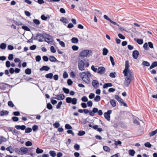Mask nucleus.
<instances>
[{
	"label": "nucleus",
	"mask_w": 157,
	"mask_h": 157,
	"mask_svg": "<svg viewBox=\"0 0 157 157\" xmlns=\"http://www.w3.org/2000/svg\"><path fill=\"white\" fill-rule=\"evenodd\" d=\"M45 35L44 38V41L48 43L50 42H52L53 40L52 36L47 33Z\"/></svg>",
	"instance_id": "0eeeda50"
},
{
	"label": "nucleus",
	"mask_w": 157,
	"mask_h": 157,
	"mask_svg": "<svg viewBox=\"0 0 157 157\" xmlns=\"http://www.w3.org/2000/svg\"><path fill=\"white\" fill-rule=\"evenodd\" d=\"M144 146L148 148H150L151 147V145L149 142H147L144 144Z\"/></svg>",
	"instance_id": "09e8293b"
},
{
	"label": "nucleus",
	"mask_w": 157,
	"mask_h": 157,
	"mask_svg": "<svg viewBox=\"0 0 157 157\" xmlns=\"http://www.w3.org/2000/svg\"><path fill=\"white\" fill-rule=\"evenodd\" d=\"M60 21L66 24H67L68 22V20L64 17H62L60 19Z\"/></svg>",
	"instance_id": "cd10ccee"
},
{
	"label": "nucleus",
	"mask_w": 157,
	"mask_h": 157,
	"mask_svg": "<svg viewBox=\"0 0 157 157\" xmlns=\"http://www.w3.org/2000/svg\"><path fill=\"white\" fill-rule=\"evenodd\" d=\"M46 108L49 110H51L52 109L53 107L50 103H48L47 104Z\"/></svg>",
	"instance_id": "c9c22d12"
},
{
	"label": "nucleus",
	"mask_w": 157,
	"mask_h": 157,
	"mask_svg": "<svg viewBox=\"0 0 157 157\" xmlns=\"http://www.w3.org/2000/svg\"><path fill=\"white\" fill-rule=\"evenodd\" d=\"M6 45L5 43H2L0 45V48L2 49H5L6 48Z\"/></svg>",
	"instance_id": "4c0bfd02"
},
{
	"label": "nucleus",
	"mask_w": 157,
	"mask_h": 157,
	"mask_svg": "<svg viewBox=\"0 0 157 157\" xmlns=\"http://www.w3.org/2000/svg\"><path fill=\"white\" fill-rule=\"evenodd\" d=\"M13 59V54H10L8 57V59L10 60H12Z\"/></svg>",
	"instance_id": "680f3d73"
},
{
	"label": "nucleus",
	"mask_w": 157,
	"mask_h": 157,
	"mask_svg": "<svg viewBox=\"0 0 157 157\" xmlns=\"http://www.w3.org/2000/svg\"><path fill=\"white\" fill-rule=\"evenodd\" d=\"M118 37L121 39L124 40L125 39V36L121 33L118 34Z\"/></svg>",
	"instance_id": "69168bd1"
},
{
	"label": "nucleus",
	"mask_w": 157,
	"mask_h": 157,
	"mask_svg": "<svg viewBox=\"0 0 157 157\" xmlns=\"http://www.w3.org/2000/svg\"><path fill=\"white\" fill-rule=\"evenodd\" d=\"M8 104L9 106L13 107L14 106V105L11 101H9L8 102Z\"/></svg>",
	"instance_id": "5fc2aeb1"
},
{
	"label": "nucleus",
	"mask_w": 157,
	"mask_h": 157,
	"mask_svg": "<svg viewBox=\"0 0 157 157\" xmlns=\"http://www.w3.org/2000/svg\"><path fill=\"white\" fill-rule=\"evenodd\" d=\"M50 51L52 52L55 53L56 52V51L53 46H51L50 47Z\"/></svg>",
	"instance_id": "4d7b16f0"
},
{
	"label": "nucleus",
	"mask_w": 157,
	"mask_h": 157,
	"mask_svg": "<svg viewBox=\"0 0 157 157\" xmlns=\"http://www.w3.org/2000/svg\"><path fill=\"white\" fill-rule=\"evenodd\" d=\"M132 57L134 59H137L139 53L138 51L136 50H134L132 52Z\"/></svg>",
	"instance_id": "9d476101"
},
{
	"label": "nucleus",
	"mask_w": 157,
	"mask_h": 157,
	"mask_svg": "<svg viewBox=\"0 0 157 157\" xmlns=\"http://www.w3.org/2000/svg\"><path fill=\"white\" fill-rule=\"evenodd\" d=\"M67 84L68 85L71 86L73 84V82L71 79H68L67 80Z\"/></svg>",
	"instance_id": "338daca9"
},
{
	"label": "nucleus",
	"mask_w": 157,
	"mask_h": 157,
	"mask_svg": "<svg viewBox=\"0 0 157 157\" xmlns=\"http://www.w3.org/2000/svg\"><path fill=\"white\" fill-rule=\"evenodd\" d=\"M108 52V50L106 48H104L103 49L102 54L104 56L106 55Z\"/></svg>",
	"instance_id": "c756f323"
},
{
	"label": "nucleus",
	"mask_w": 157,
	"mask_h": 157,
	"mask_svg": "<svg viewBox=\"0 0 157 157\" xmlns=\"http://www.w3.org/2000/svg\"><path fill=\"white\" fill-rule=\"evenodd\" d=\"M86 133L85 131H79L77 135L79 136H82L84 135Z\"/></svg>",
	"instance_id": "72a5a7b5"
},
{
	"label": "nucleus",
	"mask_w": 157,
	"mask_h": 157,
	"mask_svg": "<svg viewBox=\"0 0 157 157\" xmlns=\"http://www.w3.org/2000/svg\"><path fill=\"white\" fill-rule=\"evenodd\" d=\"M9 113V111H7L2 110L0 112V115L1 116H3L5 114L6 115H8V114Z\"/></svg>",
	"instance_id": "aec40b11"
},
{
	"label": "nucleus",
	"mask_w": 157,
	"mask_h": 157,
	"mask_svg": "<svg viewBox=\"0 0 157 157\" xmlns=\"http://www.w3.org/2000/svg\"><path fill=\"white\" fill-rule=\"evenodd\" d=\"M143 48L146 50H149V48L148 47V44L147 42H146L144 44Z\"/></svg>",
	"instance_id": "c03bdc74"
},
{
	"label": "nucleus",
	"mask_w": 157,
	"mask_h": 157,
	"mask_svg": "<svg viewBox=\"0 0 157 157\" xmlns=\"http://www.w3.org/2000/svg\"><path fill=\"white\" fill-rule=\"evenodd\" d=\"M121 104V102L123 101V100L120 98L119 96L117 95H116L114 97Z\"/></svg>",
	"instance_id": "6ab92c4d"
},
{
	"label": "nucleus",
	"mask_w": 157,
	"mask_h": 157,
	"mask_svg": "<svg viewBox=\"0 0 157 157\" xmlns=\"http://www.w3.org/2000/svg\"><path fill=\"white\" fill-rule=\"evenodd\" d=\"M53 125L55 128H57L60 126V124L58 122H55L53 124Z\"/></svg>",
	"instance_id": "3c124183"
},
{
	"label": "nucleus",
	"mask_w": 157,
	"mask_h": 157,
	"mask_svg": "<svg viewBox=\"0 0 157 157\" xmlns=\"http://www.w3.org/2000/svg\"><path fill=\"white\" fill-rule=\"evenodd\" d=\"M72 48L74 51H77L78 49V47L75 45H74L72 46Z\"/></svg>",
	"instance_id": "e2e57ef3"
},
{
	"label": "nucleus",
	"mask_w": 157,
	"mask_h": 157,
	"mask_svg": "<svg viewBox=\"0 0 157 157\" xmlns=\"http://www.w3.org/2000/svg\"><path fill=\"white\" fill-rule=\"evenodd\" d=\"M8 85V84H7L4 83H1L0 85V89L2 90H5L6 88V86H7Z\"/></svg>",
	"instance_id": "2eb2a0df"
},
{
	"label": "nucleus",
	"mask_w": 157,
	"mask_h": 157,
	"mask_svg": "<svg viewBox=\"0 0 157 157\" xmlns=\"http://www.w3.org/2000/svg\"><path fill=\"white\" fill-rule=\"evenodd\" d=\"M129 155L132 156H133L135 153V151L133 149H130L128 151Z\"/></svg>",
	"instance_id": "b1692460"
},
{
	"label": "nucleus",
	"mask_w": 157,
	"mask_h": 157,
	"mask_svg": "<svg viewBox=\"0 0 157 157\" xmlns=\"http://www.w3.org/2000/svg\"><path fill=\"white\" fill-rule=\"evenodd\" d=\"M21 152V151L23 154H26L28 151V148L25 147H21L20 148Z\"/></svg>",
	"instance_id": "f3484780"
},
{
	"label": "nucleus",
	"mask_w": 157,
	"mask_h": 157,
	"mask_svg": "<svg viewBox=\"0 0 157 157\" xmlns=\"http://www.w3.org/2000/svg\"><path fill=\"white\" fill-rule=\"evenodd\" d=\"M32 128L33 131H35L38 130V126L37 125H34L32 126Z\"/></svg>",
	"instance_id": "a18cd8bd"
},
{
	"label": "nucleus",
	"mask_w": 157,
	"mask_h": 157,
	"mask_svg": "<svg viewBox=\"0 0 157 157\" xmlns=\"http://www.w3.org/2000/svg\"><path fill=\"white\" fill-rule=\"evenodd\" d=\"M25 73L27 75H30L32 73L31 69L29 68L26 69L25 71Z\"/></svg>",
	"instance_id": "bb28decb"
},
{
	"label": "nucleus",
	"mask_w": 157,
	"mask_h": 157,
	"mask_svg": "<svg viewBox=\"0 0 157 157\" xmlns=\"http://www.w3.org/2000/svg\"><path fill=\"white\" fill-rule=\"evenodd\" d=\"M157 133V129H155V130L151 132L149 134V136L151 137L155 135Z\"/></svg>",
	"instance_id": "e433bc0d"
},
{
	"label": "nucleus",
	"mask_w": 157,
	"mask_h": 157,
	"mask_svg": "<svg viewBox=\"0 0 157 157\" xmlns=\"http://www.w3.org/2000/svg\"><path fill=\"white\" fill-rule=\"evenodd\" d=\"M79 75L82 80L87 84H89L90 82L89 78L88 75H87V73L85 72H82L79 74Z\"/></svg>",
	"instance_id": "f03ea898"
},
{
	"label": "nucleus",
	"mask_w": 157,
	"mask_h": 157,
	"mask_svg": "<svg viewBox=\"0 0 157 157\" xmlns=\"http://www.w3.org/2000/svg\"><path fill=\"white\" fill-rule=\"evenodd\" d=\"M90 53V50H84L82 51L79 53V56L81 57V59H84L83 58L86 57Z\"/></svg>",
	"instance_id": "20e7f679"
},
{
	"label": "nucleus",
	"mask_w": 157,
	"mask_h": 157,
	"mask_svg": "<svg viewBox=\"0 0 157 157\" xmlns=\"http://www.w3.org/2000/svg\"><path fill=\"white\" fill-rule=\"evenodd\" d=\"M63 90L64 92L66 94H68L70 92V90L64 87L63 88Z\"/></svg>",
	"instance_id": "ea45409f"
},
{
	"label": "nucleus",
	"mask_w": 157,
	"mask_h": 157,
	"mask_svg": "<svg viewBox=\"0 0 157 157\" xmlns=\"http://www.w3.org/2000/svg\"><path fill=\"white\" fill-rule=\"evenodd\" d=\"M142 65L144 66H147L148 67L150 66V63L148 62L147 61H144L142 63Z\"/></svg>",
	"instance_id": "c85d7f7f"
},
{
	"label": "nucleus",
	"mask_w": 157,
	"mask_h": 157,
	"mask_svg": "<svg viewBox=\"0 0 157 157\" xmlns=\"http://www.w3.org/2000/svg\"><path fill=\"white\" fill-rule=\"evenodd\" d=\"M43 151H44L43 150L40 149L39 147H37L36 150V152L38 154L42 153Z\"/></svg>",
	"instance_id": "2f4dec72"
},
{
	"label": "nucleus",
	"mask_w": 157,
	"mask_h": 157,
	"mask_svg": "<svg viewBox=\"0 0 157 157\" xmlns=\"http://www.w3.org/2000/svg\"><path fill=\"white\" fill-rule=\"evenodd\" d=\"M72 43L74 44H76L78 42V39L76 37H72L71 39Z\"/></svg>",
	"instance_id": "393cba45"
},
{
	"label": "nucleus",
	"mask_w": 157,
	"mask_h": 157,
	"mask_svg": "<svg viewBox=\"0 0 157 157\" xmlns=\"http://www.w3.org/2000/svg\"><path fill=\"white\" fill-rule=\"evenodd\" d=\"M7 141L6 139L2 136H0V144L2 142H5Z\"/></svg>",
	"instance_id": "412c9836"
},
{
	"label": "nucleus",
	"mask_w": 157,
	"mask_h": 157,
	"mask_svg": "<svg viewBox=\"0 0 157 157\" xmlns=\"http://www.w3.org/2000/svg\"><path fill=\"white\" fill-rule=\"evenodd\" d=\"M63 102L62 101H59L58 103V104L56 105V108L57 109H59L62 104Z\"/></svg>",
	"instance_id": "de8ad7c7"
},
{
	"label": "nucleus",
	"mask_w": 157,
	"mask_h": 157,
	"mask_svg": "<svg viewBox=\"0 0 157 157\" xmlns=\"http://www.w3.org/2000/svg\"><path fill=\"white\" fill-rule=\"evenodd\" d=\"M66 102L68 103H71L72 104L75 105L77 104V99L76 98H71L70 97L66 98Z\"/></svg>",
	"instance_id": "39448f33"
},
{
	"label": "nucleus",
	"mask_w": 157,
	"mask_h": 157,
	"mask_svg": "<svg viewBox=\"0 0 157 157\" xmlns=\"http://www.w3.org/2000/svg\"><path fill=\"white\" fill-rule=\"evenodd\" d=\"M25 133H29L32 131V129L31 128L28 127L25 129Z\"/></svg>",
	"instance_id": "58836bf2"
},
{
	"label": "nucleus",
	"mask_w": 157,
	"mask_h": 157,
	"mask_svg": "<svg viewBox=\"0 0 157 157\" xmlns=\"http://www.w3.org/2000/svg\"><path fill=\"white\" fill-rule=\"evenodd\" d=\"M56 97H52V98L54 99H56L58 100H63L65 98V96L63 94H60L59 95H56L53 94Z\"/></svg>",
	"instance_id": "1a4fd4ad"
},
{
	"label": "nucleus",
	"mask_w": 157,
	"mask_h": 157,
	"mask_svg": "<svg viewBox=\"0 0 157 157\" xmlns=\"http://www.w3.org/2000/svg\"><path fill=\"white\" fill-rule=\"evenodd\" d=\"M157 66V61H154L152 63L148 70L151 69Z\"/></svg>",
	"instance_id": "4468645a"
},
{
	"label": "nucleus",
	"mask_w": 157,
	"mask_h": 157,
	"mask_svg": "<svg viewBox=\"0 0 157 157\" xmlns=\"http://www.w3.org/2000/svg\"><path fill=\"white\" fill-rule=\"evenodd\" d=\"M25 145L27 146H31L32 145V143L30 141H27L25 142Z\"/></svg>",
	"instance_id": "864d4df0"
},
{
	"label": "nucleus",
	"mask_w": 157,
	"mask_h": 157,
	"mask_svg": "<svg viewBox=\"0 0 157 157\" xmlns=\"http://www.w3.org/2000/svg\"><path fill=\"white\" fill-rule=\"evenodd\" d=\"M49 59L51 62H57L59 63L60 62L57 59L53 56H51L49 57Z\"/></svg>",
	"instance_id": "ddd939ff"
},
{
	"label": "nucleus",
	"mask_w": 157,
	"mask_h": 157,
	"mask_svg": "<svg viewBox=\"0 0 157 157\" xmlns=\"http://www.w3.org/2000/svg\"><path fill=\"white\" fill-rule=\"evenodd\" d=\"M92 85L95 88H97L98 87L99 82L97 80H94L92 81Z\"/></svg>",
	"instance_id": "f8f14e48"
},
{
	"label": "nucleus",
	"mask_w": 157,
	"mask_h": 157,
	"mask_svg": "<svg viewBox=\"0 0 157 157\" xmlns=\"http://www.w3.org/2000/svg\"><path fill=\"white\" fill-rule=\"evenodd\" d=\"M53 98H52V97L51 98V102L52 105H54L57 103V101L56 100H53Z\"/></svg>",
	"instance_id": "6e6d98bb"
},
{
	"label": "nucleus",
	"mask_w": 157,
	"mask_h": 157,
	"mask_svg": "<svg viewBox=\"0 0 157 157\" xmlns=\"http://www.w3.org/2000/svg\"><path fill=\"white\" fill-rule=\"evenodd\" d=\"M86 61L85 59H81L80 58H79L78 63V67L79 69L81 71L84 70V66L85 63L84 62Z\"/></svg>",
	"instance_id": "7ed1b4c3"
},
{
	"label": "nucleus",
	"mask_w": 157,
	"mask_h": 157,
	"mask_svg": "<svg viewBox=\"0 0 157 157\" xmlns=\"http://www.w3.org/2000/svg\"><path fill=\"white\" fill-rule=\"evenodd\" d=\"M110 103L113 107H115L116 106V103L115 100L114 99L110 100Z\"/></svg>",
	"instance_id": "4be33fe9"
},
{
	"label": "nucleus",
	"mask_w": 157,
	"mask_h": 157,
	"mask_svg": "<svg viewBox=\"0 0 157 157\" xmlns=\"http://www.w3.org/2000/svg\"><path fill=\"white\" fill-rule=\"evenodd\" d=\"M116 73L115 72H111L109 74V76L112 78H115L116 77Z\"/></svg>",
	"instance_id": "0e129e2a"
},
{
	"label": "nucleus",
	"mask_w": 157,
	"mask_h": 157,
	"mask_svg": "<svg viewBox=\"0 0 157 157\" xmlns=\"http://www.w3.org/2000/svg\"><path fill=\"white\" fill-rule=\"evenodd\" d=\"M112 112V110H108L106 112L104 113V116L105 118L109 121L110 120V114Z\"/></svg>",
	"instance_id": "6e6552de"
},
{
	"label": "nucleus",
	"mask_w": 157,
	"mask_h": 157,
	"mask_svg": "<svg viewBox=\"0 0 157 157\" xmlns=\"http://www.w3.org/2000/svg\"><path fill=\"white\" fill-rule=\"evenodd\" d=\"M129 62L128 61L126 60L125 62V68L123 73L124 74V76H127L132 78V72L129 69Z\"/></svg>",
	"instance_id": "f257e3e1"
},
{
	"label": "nucleus",
	"mask_w": 157,
	"mask_h": 157,
	"mask_svg": "<svg viewBox=\"0 0 157 157\" xmlns=\"http://www.w3.org/2000/svg\"><path fill=\"white\" fill-rule=\"evenodd\" d=\"M109 58L112 65L114 66L115 64V63L113 57L112 56H110Z\"/></svg>",
	"instance_id": "79ce46f5"
},
{
	"label": "nucleus",
	"mask_w": 157,
	"mask_h": 157,
	"mask_svg": "<svg viewBox=\"0 0 157 157\" xmlns=\"http://www.w3.org/2000/svg\"><path fill=\"white\" fill-rule=\"evenodd\" d=\"M67 133L68 134H71V135L72 136H74L75 135V134L74 133V132H73L71 130H70V129H68L67 131Z\"/></svg>",
	"instance_id": "bf43d9fd"
},
{
	"label": "nucleus",
	"mask_w": 157,
	"mask_h": 157,
	"mask_svg": "<svg viewBox=\"0 0 157 157\" xmlns=\"http://www.w3.org/2000/svg\"><path fill=\"white\" fill-rule=\"evenodd\" d=\"M134 40L139 44H142L143 43V40L142 39H136V38H134Z\"/></svg>",
	"instance_id": "a211bd4d"
},
{
	"label": "nucleus",
	"mask_w": 157,
	"mask_h": 157,
	"mask_svg": "<svg viewBox=\"0 0 157 157\" xmlns=\"http://www.w3.org/2000/svg\"><path fill=\"white\" fill-rule=\"evenodd\" d=\"M24 79L27 81H29V80H32L33 79L32 78L26 76V75H23Z\"/></svg>",
	"instance_id": "473e14b6"
},
{
	"label": "nucleus",
	"mask_w": 157,
	"mask_h": 157,
	"mask_svg": "<svg viewBox=\"0 0 157 157\" xmlns=\"http://www.w3.org/2000/svg\"><path fill=\"white\" fill-rule=\"evenodd\" d=\"M74 147L75 149L77 151H78L79 149L80 146L77 144H75L74 145Z\"/></svg>",
	"instance_id": "603ef678"
},
{
	"label": "nucleus",
	"mask_w": 157,
	"mask_h": 157,
	"mask_svg": "<svg viewBox=\"0 0 157 157\" xmlns=\"http://www.w3.org/2000/svg\"><path fill=\"white\" fill-rule=\"evenodd\" d=\"M35 59L36 62H39L41 59V56L39 55L37 56H36Z\"/></svg>",
	"instance_id": "052dcab7"
},
{
	"label": "nucleus",
	"mask_w": 157,
	"mask_h": 157,
	"mask_svg": "<svg viewBox=\"0 0 157 157\" xmlns=\"http://www.w3.org/2000/svg\"><path fill=\"white\" fill-rule=\"evenodd\" d=\"M103 150L106 152H110V149L107 146H104L103 147Z\"/></svg>",
	"instance_id": "7c9ffc66"
},
{
	"label": "nucleus",
	"mask_w": 157,
	"mask_h": 157,
	"mask_svg": "<svg viewBox=\"0 0 157 157\" xmlns=\"http://www.w3.org/2000/svg\"><path fill=\"white\" fill-rule=\"evenodd\" d=\"M100 96L99 95H96L94 98V100L96 102H98L100 100Z\"/></svg>",
	"instance_id": "a19ab883"
},
{
	"label": "nucleus",
	"mask_w": 157,
	"mask_h": 157,
	"mask_svg": "<svg viewBox=\"0 0 157 157\" xmlns=\"http://www.w3.org/2000/svg\"><path fill=\"white\" fill-rule=\"evenodd\" d=\"M132 78L126 76L125 78L124 83V85L126 87H128L132 81Z\"/></svg>",
	"instance_id": "423d86ee"
},
{
	"label": "nucleus",
	"mask_w": 157,
	"mask_h": 157,
	"mask_svg": "<svg viewBox=\"0 0 157 157\" xmlns=\"http://www.w3.org/2000/svg\"><path fill=\"white\" fill-rule=\"evenodd\" d=\"M41 18L43 20L46 21L48 18V17H47L45 16L44 15H42L41 16Z\"/></svg>",
	"instance_id": "774afa93"
},
{
	"label": "nucleus",
	"mask_w": 157,
	"mask_h": 157,
	"mask_svg": "<svg viewBox=\"0 0 157 157\" xmlns=\"http://www.w3.org/2000/svg\"><path fill=\"white\" fill-rule=\"evenodd\" d=\"M21 28L25 30L28 31H30V29L26 26L23 25L22 26Z\"/></svg>",
	"instance_id": "f704fd0d"
},
{
	"label": "nucleus",
	"mask_w": 157,
	"mask_h": 157,
	"mask_svg": "<svg viewBox=\"0 0 157 157\" xmlns=\"http://www.w3.org/2000/svg\"><path fill=\"white\" fill-rule=\"evenodd\" d=\"M65 128L66 129H71L72 128V127L70 124H66L65 125Z\"/></svg>",
	"instance_id": "49530a36"
},
{
	"label": "nucleus",
	"mask_w": 157,
	"mask_h": 157,
	"mask_svg": "<svg viewBox=\"0 0 157 157\" xmlns=\"http://www.w3.org/2000/svg\"><path fill=\"white\" fill-rule=\"evenodd\" d=\"M53 77V74L52 73H49L45 75V77L47 78L52 79Z\"/></svg>",
	"instance_id": "a878e982"
},
{
	"label": "nucleus",
	"mask_w": 157,
	"mask_h": 157,
	"mask_svg": "<svg viewBox=\"0 0 157 157\" xmlns=\"http://www.w3.org/2000/svg\"><path fill=\"white\" fill-rule=\"evenodd\" d=\"M50 69V67L47 66H44L40 68V71H47Z\"/></svg>",
	"instance_id": "dca6fc26"
},
{
	"label": "nucleus",
	"mask_w": 157,
	"mask_h": 157,
	"mask_svg": "<svg viewBox=\"0 0 157 157\" xmlns=\"http://www.w3.org/2000/svg\"><path fill=\"white\" fill-rule=\"evenodd\" d=\"M33 23L37 25H39L40 24V21L37 19H34L33 20Z\"/></svg>",
	"instance_id": "37998d69"
},
{
	"label": "nucleus",
	"mask_w": 157,
	"mask_h": 157,
	"mask_svg": "<svg viewBox=\"0 0 157 157\" xmlns=\"http://www.w3.org/2000/svg\"><path fill=\"white\" fill-rule=\"evenodd\" d=\"M81 100L82 101L86 102L88 101V99L86 96H84L81 98Z\"/></svg>",
	"instance_id": "8fccbe9b"
},
{
	"label": "nucleus",
	"mask_w": 157,
	"mask_h": 157,
	"mask_svg": "<svg viewBox=\"0 0 157 157\" xmlns=\"http://www.w3.org/2000/svg\"><path fill=\"white\" fill-rule=\"evenodd\" d=\"M49 154L52 157H55L56 155V152L54 151H50L49 152Z\"/></svg>",
	"instance_id": "5701e85b"
},
{
	"label": "nucleus",
	"mask_w": 157,
	"mask_h": 157,
	"mask_svg": "<svg viewBox=\"0 0 157 157\" xmlns=\"http://www.w3.org/2000/svg\"><path fill=\"white\" fill-rule=\"evenodd\" d=\"M105 70V67H100L98 68V73L100 74H102Z\"/></svg>",
	"instance_id": "9b49d317"
},
{
	"label": "nucleus",
	"mask_w": 157,
	"mask_h": 157,
	"mask_svg": "<svg viewBox=\"0 0 157 157\" xmlns=\"http://www.w3.org/2000/svg\"><path fill=\"white\" fill-rule=\"evenodd\" d=\"M11 64L10 62L9 61H7L6 62V66L7 67L9 68L10 67Z\"/></svg>",
	"instance_id": "13d9d810"
}]
</instances>
